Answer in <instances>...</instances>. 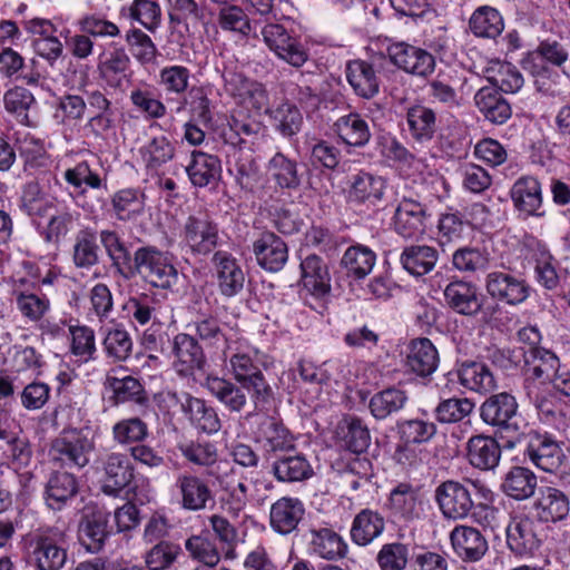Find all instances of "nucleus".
Here are the masks:
<instances>
[{
  "instance_id": "nucleus-1",
  "label": "nucleus",
  "mask_w": 570,
  "mask_h": 570,
  "mask_svg": "<svg viewBox=\"0 0 570 570\" xmlns=\"http://www.w3.org/2000/svg\"><path fill=\"white\" fill-rule=\"evenodd\" d=\"M22 544L33 570H61L67 562L65 534L57 528H38L23 537Z\"/></svg>"
},
{
  "instance_id": "nucleus-2",
  "label": "nucleus",
  "mask_w": 570,
  "mask_h": 570,
  "mask_svg": "<svg viewBox=\"0 0 570 570\" xmlns=\"http://www.w3.org/2000/svg\"><path fill=\"white\" fill-rule=\"evenodd\" d=\"M130 277L138 275L155 288L171 289L178 283V269L169 253L153 245L137 248L132 256Z\"/></svg>"
},
{
  "instance_id": "nucleus-3",
  "label": "nucleus",
  "mask_w": 570,
  "mask_h": 570,
  "mask_svg": "<svg viewBox=\"0 0 570 570\" xmlns=\"http://www.w3.org/2000/svg\"><path fill=\"white\" fill-rule=\"evenodd\" d=\"M224 356L229 362V371L234 380L246 387L257 409L261 404L268 403L273 399L272 386L248 353L239 347L234 350L228 344L224 350Z\"/></svg>"
},
{
  "instance_id": "nucleus-4",
  "label": "nucleus",
  "mask_w": 570,
  "mask_h": 570,
  "mask_svg": "<svg viewBox=\"0 0 570 570\" xmlns=\"http://www.w3.org/2000/svg\"><path fill=\"white\" fill-rule=\"evenodd\" d=\"M517 446L535 466L546 472H554L566 459L560 443L547 432L530 430L507 441V448L514 449Z\"/></svg>"
},
{
  "instance_id": "nucleus-5",
  "label": "nucleus",
  "mask_w": 570,
  "mask_h": 570,
  "mask_svg": "<svg viewBox=\"0 0 570 570\" xmlns=\"http://www.w3.org/2000/svg\"><path fill=\"white\" fill-rule=\"evenodd\" d=\"M95 450V440L82 430H65L52 442L49 455L66 468H85Z\"/></svg>"
},
{
  "instance_id": "nucleus-6",
  "label": "nucleus",
  "mask_w": 570,
  "mask_h": 570,
  "mask_svg": "<svg viewBox=\"0 0 570 570\" xmlns=\"http://www.w3.org/2000/svg\"><path fill=\"white\" fill-rule=\"evenodd\" d=\"M208 475L216 481L229 513L237 517L245 510L250 498L246 478L229 461L220 460Z\"/></svg>"
},
{
  "instance_id": "nucleus-7",
  "label": "nucleus",
  "mask_w": 570,
  "mask_h": 570,
  "mask_svg": "<svg viewBox=\"0 0 570 570\" xmlns=\"http://www.w3.org/2000/svg\"><path fill=\"white\" fill-rule=\"evenodd\" d=\"M519 404L515 397L501 392L492 394L480 405V417L483 423L495 429L500 434L517 433L519 431Z\"/></svg>"
},
{
  "instance_id": "nucleus-8",
  "label": "nucleus",
  "mask_w": 570,
  "mask_h": 570,
  "mask_svg": "<svg viewBox=\"0 0 570 570\" xmlns=\"http://www.w3.org/2000/svg\"><path fill=\"white\" fill-rule=\"evenodd\" d=\"M262 37L268 49L281 60L299 68L308 59V52L301 40L279 23H266Z\"/></svg>"
},
{
  "instance_id": "nucleus-9",
  "label": "nucleus",
  "mask_w": 570,
  "mask_h": 570,
  "mask_svg": "<svg viewBox=\"0 0 570 570\" xmlns=\"http://www.w3.org/2000/svg\"><path fill=\"white\" fill-rule=\"evenodd\" d=\"M434 498L442 515L448 520H463L474 507L470 489L453 480L438 485Z\"/></svg>"
},
{
  "instance_id": "nucleus-10",
  "label": "nucleus",
  "mask_w": 570,
  "mask_h": 570,
  "mask_svg": "<svg viewBox=\"0 0 570 570\" xmlns=\"http://www.w3.org/2000/svg\"><path fill=\"white\" fill-rule=\"evenodd\" d=\"M484 287L491 298L508 305L521 304L530 295V287L523 278L502 271L490 272Z\"/></svg>"
},
{
  "instance_id": "nucleus-11",
  "label": "nucleus",
  "mask_w": 570,
  "mask_h": 570,
  "mask_svg": "<svg viewBox=\"0 0 570 570\" xmlns=\"http://www.w3.org/2000/svg\"><path fill=\"white\" fill-rule=\"evenodd\" d=\"M391 61L406 73L428 77L435 69L434 56L425 49L405 42H397L387 48Z\"/></svg>"
},
{
  "instance_id": "nucleus-12",
  "label": "nucleus",
  "mask_w": 570,
  "mask_h": 570,
  "mask_svg": "<svg viewBox=\"0 0 570 570\" xmlns=\"http://www.w3.org/2000/svg\"><path fill=\"white\" fill-rule=\"evenodd\" d=\"M218 225L206 213L191 215L184 226V240L196 254L207 255L218 245Z\"/></svg>"
},
{
  "instance_id": "nucleus-13",
  "label": "nucleus",
  "mask_w": 570,
  "mask_h": 570,
  "mask_svg": "<svg viewBox=\"0 0 570 570\" xmlns=\"http://www.w3.org/2000/svg\"><path fill=\"white\" fill-rule=\"evenodd\" d=\"M171 353L174 356L173 367L179 376H191L206 363L203 347L193 335L187 333L174 336Z\"/></svg>"
},
{
  "instance_id": "nucleus-14",
  "label": "nucleus",
  "mask_w": 570,
  "mask_h": 570,
  "mask_svg": "<svg viewBox=\"0 0 570 570\" xmlns=\"http://www.w3.org/2000/svg\"><path fill=\"white\" fill-rule=\"evenodd\" d=\"M219 293L226 297L239 294L244 288L245 273L238 261L227 250H217L212 257Z\"/></svg>"
},
{
  "instance_id": "nucleus-15",
  "label": "nucleus",
  "mask_w": 570,
  "mask_h": 570,
  "mask_svg": "<svg viewBox=\"0 0 570 570\" xmlns=\"http://www.w3.org/2000/svg\"><path fill=\"white\" fill-rule=\"evenodd\" d=\"M507 546L517 556H532L541 546L538 525L528 517H514L505 528Z\"/></svg>"
},
{
  "instance_id": "nucleus-16",
  "label": "nucleus",
  "mask_w": 570,
  "mask_h": 570,
  "mask_svg": "<svg viewBox=\"0 0 570 570\" xmlns=\"http://www.w3.org/2000/svg\"><path fill=\"white\" fill-rule=\"evenodd\" d=\"M255 439L267 453L288 452L295 449L294 436L283 422L272 415L258 416Z\"/></svg>"
},
{
  "instance_id": "nucleus-17",
  "label": "nucleus",
  "mask_w": 570,
  "mask_h": 570,
  "mask_svg": "<svg viewBox=\"0 0 570 570\" xmlns=\"http://www.w3.org/2000/svg\"><path fill=\"white\" fill-rule=\"evenodd\" d=\"M257 264L265 271L279 272L288 259L287 244L276 234L264 232L253 243Z\"/></svg>"
},
{
  "instance_id": "nucleus-18",
  "label": "nucleus",
  "mask_w": 570,
  "mask_h": 570,
  "mask_svg": "<svg viewBox=\"0 0 570 570\" xmlns=\"http://www.w3.org/2000/svg\"><path fill=\"white\" fill-rule=\"evenodd\" d=\"M389 509L395 519L412 522L424 514V501L417 489L400 483L390 493Z\"/></svg>"
},
{
  "instance_id": "nucleus-19",
  "label": "nucleus",
  "mask_w": 570,
  "mask_h": 570,
  "mask_svg": "<svg viewBox=\"0 0 570 570\" xmlns=\"http://www.w3.org/2000/svg\"><path fill=\"white\" fill-rule=\"evenodd\" d=\"M443 295L450 308L465 316H475L483 306L478 287L470 282L453 281L445 286Z\"/></svg>"
},
{
  "instance_id": "nucleus-20",
  "label": "nucleus",
  "mask_w": 570,
  "mask_h": 570,
  "mask_svg": "<svg viewBox=\"0 0 570 570\" xmlns=\"http://www.w3.org/2000/svg\"><path fill=\"white\" fill-rule=\"evenodd\" d=\"M173 399L180 404L181 411L188 416L191 424L198 430L213 434L219 431L220 420L216 410L204 400L188 393L173 394Z\"/></svg>"
},
{
  "instance_id": "nucleus-21",
  "label": "nucleus",
  "mask_w": 570,
  "mask_h": 570,
  "mask_svg": "<svg viewBox=\"0 0 570 570\" xmlns=\"http://www.w3.org/2000/svg\"><path fill=\"white\" fill-rule=\"evenodd\" d=\"M305 514L303 502L297 498L282 497L269 510V525L282 535L294 532Z\"/></svg>"
},
{
  "instance_id": "nucleus-22",
  "label": "nucleus",
  "mask_w": 570,
  "mask_h": 570,
  "mask_svg": "<svg viewBox=\"0 0 570 570\" xmlns=\"http://www.w3.org/2000/svg\"><path fill=\"white\" fill-rule=\"evenodd\" d=\"M425 207L413 199L403 198L394 213V230L404 238H416L425 232Z\"/></svg>"
},
{
  "instance_id": "nucleus-23",
  "label": "nucleus",
  "mask_w": 570,
  "mask_h": 570,
  "mask_svg": "<svg viewBox=\"0 0 570 570\" xmlns=\"http://www.w3.org/2000/svg\"><path fill=\"white\" fill-rule=\"evenodd\" d=\"M102 491L108 495H118L134 479V465L124 453H109L104 462Z\"/></svg>"
},
{
  "instance_id": "nucleus-24",
  "label": "nucleus",
  "mask_w": 570,
  "mask_h": 570,
  "mask_svg": "<svg viewBox=\"0 0 570 570\" xmlns=\"http://www.w3.org/2000/svg\"><path fill=\"white\" fill-rule=\"evenodd\" d=\"M175 487L180 497L181 508L188 511L197 512L207 508L208 502L213 501V491L202 478L183 473L176 479Z\"/></svg>"
},
{
  "instance_id": "nucleus-25",
  "label": "nucleus",
  "mask_w": 570,
  "mask_h": 570,
  "mask_svg": "<svg viewBox=\"0 0 570 570\" xmlns=\"http://www.w3.org/2000/svg\"><path fill=\"white\" fill-rule=\"evenodd\" d=\"M534 511L542 522L562 521L570 512L569 497L553 487L541 488L534 502Z\"/></svg>"
},
{
  "instance_id": "nucleus-26",
  "label": "nucleus",
  "mask_w": 570,
  "mask_h": 570,
  "mask_svg": "<svg viewBox=\"0 0 570 570\" xmlns=\"http://www.w3.org/2000/svg\"><path fill=\"white\" fill-rule=\"evenodd\" d=\"M450 540L456 554L465 561H479L488 550L483 534L468 525H456L450 533Z\"/></svg>"
},
{
  "instance_id": "nucleus-27",
  "label": "nucleus",
  "mask_w": 570,
  "mask_h": 570,
  "mask_svg": "<svg viewBox=\"0 0 570 570\" xmlns=\"http://www.w3.org/2000/svg\"><path fill=\"white\" fill-rule=\"evenodd\" d=\"M466 458L469 463L479 470H493L500 462L501 446L497 440L489 435H473L466 443Z\"/></svg>"
},
{
  "instance_id": "nucleus-28",
  "label": "nucleus",
  "mask_w": 570,
  "mask_h": 570,
  "mask_svg": "<svg viewBox=\"0 0 570 570\" xmlns=\"http://www.w3.org/2000/svg\"><path fill=\"white\" fill-rule=\"evenodd\" d=\"M347 82L361 98L371 99L380 91V80L374 67L365 60H352L345 68Z\"/></svg>"
},
{
  "instance_id": "nucleus-29",
  "label": "nucleus",
  "mask_w": 570,
  "mask_h": 570,
  "mask_svg": "<svg viewBox=\"0 0 570 570\" xmlns=\"http://www.w3.org/2000/svg\"><path fill=\"white\" fill-rule=\"evenodd\" d=\"M65 180L73 187L77 203L87 212L95 210L92 205L85 202L87 188L99 189L104 181L100 175L92 170L87 161H80L75 167L68 168L63 174Z\"/></svg>"
},
{
  "instance_id": "nucleus-30",
  "label": "nucleus",
  "mask_w": 570,
  "mask_h": 570,
  "mask_svg": "<svg viewBox=\"0 0 570 570\" xmlns=\"http://www.w3.org/2000/svg\"><path fill=\"white\" fill-rule=\"evenodd\" d=\"M207 391L230 412H240L247 405L246 387L218 376H208L205 381Z\"/></svg>"
},
{
  "instance_id": "nucleus-31",
  "label": "nucleus",
  "mask_w": 570,
  "mask_h": 570,
  "mask_svg": "<svg viewBox=\"0 0 570 570\" xmlns=\"http://www.w3.org/2000/svg\"><path fill=\"white\" fill-rule=\"evenodd\" d=\"M384 190L383 177L360 171L351 177L348 197L355 203L375 205L383 198Z\"/></svg>"
},
{
  "instance_id": "nucleus-32",
  "label": "nucleus",
  "mask_w": 570,
  "mask_h": 570,
  "mask_svg": "<svg viewBox=\"0 0 570 570\" xmlns=\"http://www.w3.org/2000/svg\"><path fill=\"white\" fill-rule=\"evenodd\" d=\"M303 286L314 296L322 297L331 291L327 266L317 255H308L301 263Z\"/></svg>"
},
{
  "instance_id": "nucleus-33",
  "label": "nucleus",
  "mask_w": 570,
  "mask_h": 570,
  "mask_svg": "<svg viewBox=\"0 0 570 570\" xmlns=\"http://www.w3.org/2000/svg\"><path fill=\"white\" fill-rule=\"evenodd\" d=\"M190 157L186 173L194 186L205 187L219 179L222 165L217 156L194 150Z\"/></svg>"
},
{
  "instance_id": "nucleus-34",
  "label": "nucleus",
  "mask_w": 570,
  "mask_h": 570,
  "mask_svg": "<svg viewBox=\"0 0 570 570\" xmlns=\"http://www.w3.org/2000/svg\"><path fill=\"white\" fill-rule=\"evenodd\" d=\"M385 529V519L376 510L363 509L355 517L351 527V539L357 546H367L379 538Z\"/></svg>"
},
{
  "instance_id": "nucleus-35",
  "label": "nucleus",
  "mask_w": 570,
  "mask_h": 570,
  "mask_svg": "<svg viewBox=\"0 0 570 570\" xmlns=\"http://www.w3.org/2000/svg\"><path fill=\"white\" fill-rule=\"evenodd\" d=\"M340 445L352 453L360 454L371 444L367 425L356 416L344 417L337 426Z\"/></svg>"
},
{
  "instance_id": "nucleus-36",
  "label": "nucleus",
  "mask_w": 570,
  "mask_h": 570,
  "mask_svg": "<svg viewBox=\"0 0 570 570\" xmlns=\"http://www.w3.org/2000/svg\"><path fill=\"white\" fill-rule=\"evenodd\" d=\"M309 535L308 547L313 554L325 560H336L346 556L347 546L334 530L313 528L309 530Z\"/></svg>"
},
{
  "instance_id": "nucleus-37",
  "label": "nucleus",
  "mask_w": 570,
  "mask_h": 570,
  "mask_svg": "<svg viewBox=\"0 0 570 570\" xmlns=\"http://www.w3.org/2000/svg\"><path fill=\"white\" fill-rule=\"evenodd\" d=\"M78 492V482L69 472L52 473L46 484L45 499L51 510H61Z\"/></svg>"
},
{
  "instance_id": "nucleus-38",
  "label": "nucleus",
  "mask_w": 570,
  "mask_h": 570,
  "mask_svg": "<svg viewBox=\"0 0 570 570\" xmlns=\"http://www.w3.org/2000/svg\"><path fill=\"white\" fill-rule=\"evenodd\" d=\"M409 368L420 376H429L439 365V353L429 338L422 337L411 342L406 356Z\"/></svg>"
},
{
  "instance_id": "nucleus-39",
  "label": "nucleus",
  "mask_w": 570,
  "mask_h": 570,
  "mask_svg": "<svg viewBox=\"0 0 570 570\" xmlns=\"http://www.w3.org/2000/svg\"><path fill=\"white\" fill-rule=\"evenodd\" d=\"M271 473L278 482L293 483L307 480L313 469L305 455H282L272 463Z\"/></svg>"
},
{
  "instance_id": "nucleus-40",
  "label": "nucleus",
  "mask_w": 570,
  "mask_h": 570,
  "mask_svg": "<svg viewBox=\"0 0 570 570\" xmlns=\"http://www.w3.org/2000/svg\"><path fill=\"white\" fill-rule=\"evenodd\" d=\"M511 198L520 212L528 215H542L539 212L542 205L541 186L535 178H519L511 188Z\"/></svg>"
},
{
  "instance_id": "nucleus-41",
  "label": "nucleus",
  "mask_w": 570,
  "mask_h": 570,
  "mask_svg": "<svg viewBox=\"0 0 570 570\" xmlns=\"http://www.w3.org/2000/svg\"><path fill=\"white\" fill-rule=\"evenodd\" d=\"M458 379L462 386L480 394L490 393L497 387L490 367L480 362L463 363L458 370Z\"/></svg>"
},
{
  "instance_id": "nucleus-42",
  "label": "nucleus",
  "mask_w": 570,
  "mask_h": 570,
  "mask_svg": "<svg viewBox=\"0 0 570 570\" xmlns=\"http://www.w3.org/2000/svg\"><path fill=\"white\" fill-rule=\"evenodd\" d=\"M480 112L493 124H504L511 117V107L493 87H483L474 96Z\"/></svg>"
},
{
  "instance_id": "nucleus-43",
  "label": "nucleus",
  "mask_w": 570,
  "mask_h": 570,
  "mask_svg": "<svg viewBox=\"0 0 570 570\" xmlns=\"http://www.w3.org/2000/svg\"><path fill=\"white\" fill-rule=\"evenodd\" d=\"M438 250L428 245H411L403 249L400 261L403 268L414 276H423L430 273L436 262Z\"/></svg>"
},
{
  "instance_id": "nucleus-44",
  "label": "nucleus",
  "mask_w": 570,
  "mask_h": 570,
  "mask_svg": "<svg viewBox=\"0 0 570 570\" xmlns=\"http://www.w3.org/2000/svg\"><path fill=\"white\" fill-rule=\"evenodd\" d=\"M99 238L110 259L111 266L118 274L125 278H129L131 272L130 267H132V257L119 235L114 230L104 229L100 232Z\"/></svg>"
},
{
  "instance_id": "nucleus-45",
  "label": "nucleus",
  "mask_w": 570,
  "mask_h": 570,
  "mask_svg": "<svg viewBox=\"0 0 570 570\" xmlns=\"http://www.w3.org/2000/svg\"><path fill=\"white\" fill-rule=\"evenodd\" d=\"M334 130L343 142L353 147H363L371 138L367 122L356 112L340 117L334 122Z\"/></svg>"
},
{
  "instance_id": "nucleus-46",
  "label": "nucleus",
  "mask_w": 570,
  "mask_h": 570,
  "mask_svg": "<svg viewBox=\"0 0 570 570\" xmlns=\"http://www.w3.org/2000/svg\"><path fill=\"white\" fill-rule=\"evenodd\" d=\"M176 149L170 139L165 136H156L139 148V155L147 171H157L170 161Z\"/></svg>"
},
{
  "instance_id": "nucleus-47",
  "label": "nucleus",
  "mask_w": 570,
  "mask_h": 570,
  "mask_svg": "<svg viewBox=\"0 0 570 570\" xmlns=\"http://www.w3.org/2000/svg\"><path fill=\"white\" fill-rule=\"evenodd\" d=\"M107 524V517L100 512L83 518L79 524L78 535L87 551L96 553L102 549L109 534Z\"/></svg>"
},
{
  "instance_id": "nucleus-48",
  "label": "nucleus",
  "mask_w": 570,
  "mask_h": 570,
  "mask_svg": "<svg viewBox=\"0 0 570 570\" xmlns=\"http://www.w3.org/2000/svg\"><path fill=\"white\" fill-rule=\"evenodd\" d=\"M407 401L409 396L404 390L387 387L371 397L368 409L376 420H385L402 411Z\"/></svg>"
},
{
  "instance_id": "nucleus-49",
  "label": "nucleus",
  "mask_w": 570,
  "mask_h": 570,
  "mask_svg": "<svg viewBox=\"0 0 570 570\" xmlns=\"http://www.w3.org/2000/svg\"><path fill=\"white\" fill-rule=\"evenodd\" d=\"M72 262L77 268L90 269L99 263L97 234L91 228L80 229L75 236Z\"/></svg>"
},
{
  "instance_id": "nucleus-50",
  "label": "nucleus",
  "mask_w": 570,
  "mask_h": 570,
  "mask_svg": "<svg viewBox=\"0 0 570 570\" xmlns=\"http://www.w3.org/2000/svg\"><path fill=\"white\" fill-rule=\"evenodd\" d=\"M537 483V476L531 470L514 466L505 474L501 488L508 497L525 500L533 495Z\"/></svg>"
},
{
  "instance_id": "nucleus-51",
  "label": "nucleus",
  "mask_w": 570,
  "mask_h": 570,
  "mask_svg": "<svg viewBox=\"0 0 570 570\" xmlns=\"http://www.w3.org/2000/svg\"><path fill=\"white\" fill-rule=\"evenodd\" d=\"M375 263V253L361 244L350 246L341 259V265L346 269L347 275L356 279L366 277L372 272Z\"/></svg>"
},
{
  "instance_id": "nucleus-52",
  "label": "nucleus",
  "mask_w": 570,
  "mask_h": 570,
  "mask_svg": "<svg viewBox=\"0 0 570 570\" xmlns=\"http://www.w3.org/2000/svg\"><path fill=\"white\" fill-rule=\"evenodd\" d=\"M111 208L118 220H135L144 213V195L134 188L120 189L111 196Z\"/></svg>"
},
{
  "instance_id": "nucleus-53",
  "label": "nucleus",
  "mask_w": 570,
  "mask_h": 570,
  "mask_svg": "<svg viewBox=\"0 0 570 570\" xmlns=\"http://www.w3.org/2000/svg\"><path fill=\"white\" fill-rule=\"evenodd\" d=\"M406 122L411 136L417 141L432 139L436 130L435 112L422 105H415L407 109Z\"/></svg>"
},
{
  "instance_id": "nucleus-54",
  "label": "nucleus",
  "mask_w": 570,
  "mask_h": 570,
  "mask_svg": "<svg viewBox=\"0 0 570 570\" xmlns=\"http://www.w3.org/2000/svg\"><path fill=\"white\" fill-rule=\"evenodd\" d=\"M524 363L537 379L550 380L559 367L558 356L550 350L532 346L523 353Z\"/></svg>"
},
{
  "instance_id": "nucleus-55",
  "label": "nucleus",
  "mask_w": 570,
  "mask_h": 570,
  "mask_svg": "<svg viewBox=\"0 0 570 570\" xmlns=\"http://www.w3.org/2000/svg\"><path fill=\"white\" fill-rule=\"evenodd\" d=\"M469 26L473 35L494 39L503 31L504 23L499 11L491 7L476 9L470 18Z\"/></svg>"
},
{
  "instance_id": "nucleus-56",
  "label": "nucleus",
  "mask_w": 570,
  "mask_h": 570,
  "mask_svg": "<svg viewBox=\"0 0 570 570\" xmlns=\"http://www.w3.org/2000/svg\"><path fill=\"white\" fill-rule=\"evenodd\" d=\"M35 104L33 94L21 86H14L3 95L6 111L13 115L20 124L26 126L31 125L28 111Z\"/></svg>"
},
{
  "instance_id": "nucleus-57",
  "label": "nucleus",
  "mask_w": 570,
  "mask_h": 570,
  "mask_svg": "<svg viewBox=\"0 0 570 570\" xmlns=\"http://www.w3.org/2000/svg\"><path fill=\"white\" fill-rule=\"evenodd\" d=\"M491 258L489 252L478 247L464 246L458 248L452 255L453 267L468 274L484 272L490 265Z\"/></svg>"
},
{
  "instance_id": "nucleus-58",
  "label": "nucleus",
  "mask_w": 570,
  "mask_h": 570,
  "mask_svg": "<svg viewBox=\"0 0 570 570\" xmlns=\"http://www.w3.org/2000/svg\"><path fill=\"white\" fill-rule=\"evenodd\" d=\"M268 170L282 188L295 189L301 185V177L295 160L287 158L282 153H276L268 163Z\"/></svg>"
},
{
  "instance_id": "nucleus-59",
  "label": "nucleus",
  "mask_w": 570,
  "mask_h": 570,
  "mask_svg": "<svg viewBox=\"0 0 570 570\" xmlns=\"http://www.w3.org/2000/svg\"><path fill=\"white\" fill-rule=\"evenodd\" d=\"M129 57L122 50L111 52L104 61L99 63L101 77L110 87H120L128 80Z\"/></svg>"
},
{
  "instance_id": "nucleus-60",
  "label": "nucleus",
  "mask_w": 570,
  "mask_h": 570,
  "mask_svg": "<svg viewBox=\"0 0 570 570\" xmlns=\"http://www.w3.org/2000/svg\"><path fill=\"white\" fill-rule=\"evenodd\" d=\"M149 435L148 425L140 417H126L112 426V438L121 445L144 442Z\"/></svg>"
},
{
  "instance_id": "nucleus-61",
  "label": "nucleus",
  "mask_w": 570,
  "mask_h": 570,
  "mask_svg": "<svg viewBox=\"0 0 570 570\" xmlns=\"http://www.w3.org/2000/svg\"><path fill=\"white\" fill-rule=\"evenodd\" d=\"M474 407V402L468 397H451L441 401L435 407L434 414L440 423L451 424L468 417Z\"/></svg>"
},
{
  "instance_id": "nucleus-62",
  "label": "nucleus",
  "mask_w": 570,
  "mask_h": 570,
  "mask_svg": "<svg viewBox=\"0 0 570 570\" xmlns=\"http://www.w3.org/2000/svg\"><path fill=\"white\" fill-rule=\"evenodd\" d=\"M188 327L208 347H223L227 343V337L220 327L219 321L214 316L197 318Z\"/></svg>"
},
{
  "instance_id": "nucleus-63",
  "label": "nucleus",
  "mask_w": 570,
  "mask_h": 570,
  "mask_svg": "<svg viewBox=\"0 0 570 570\" xmlns=\"http://www.w3.org/2000/svg\"><path fill=\"white\" fill-rule=\"evenodd\" d=\"M16 144L21 158L24 160L26 167L38 168L45 167L48 164L49 159L41 139L26 134L19 136Z\"/></svg>"
},
{
  "instance_id": "nucleus-64",
  "label": "nucleus",
  "mask_w": 570,
  "mask_h": 570,
  "mask_svg": "<svg viewBox=\"0 0 570 570\" xmlns=\"http://www.w3.org/2000/svg\"><path fill=\"white\" fill-rule=\"evenodd\" d=\"M13 295L18 311L31 322L41 320L49 309L50 302L46 295L17 289Z\"/></svg>"
}]
</instances>
